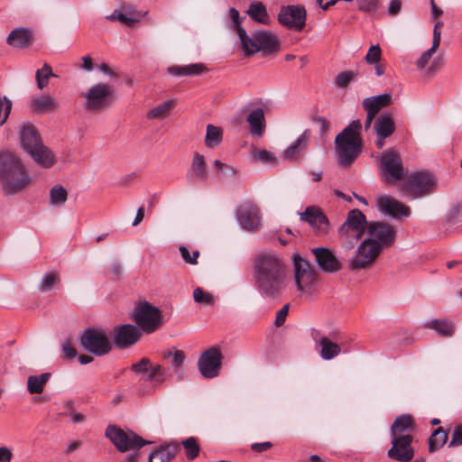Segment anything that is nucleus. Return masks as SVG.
Returning a JSON list of instances; mask_svg holds the SVG:
<instances>
[{
    "instance_id": "09e8293b",
    "label": "nucleus",
    "mask_w": 462,
    "mask_h": 462,
    "mask_svg": "<svg viewBox=\"0 0 462 462\" xmlns=\"http://www.w3.org/2000/svg\"><path fill=\"white\" fill-rule=\"evenodd\" d=\"M251 154L254 159L262 162L263 163L275 164L276 162L275 155L270 151L264 149H258L253 146Z\"/></svg>"
},
{
    "instance_id": "4be33fe9",
    "label": "nucleus",
    "mask_w": 462,
    "mask_h": 462,
    "mask_svg": "<svg viewBox=\"0 0 462 462\" xmlns=\"http://www.w3.org/2000/svg\"><path fill=\"white\" fill-rule=\"evenodd\" d=\"M300 219L308 222L319 235H326L329 230V221L319 208L308 207L300 213Z\"/></svg>"
},
{
    "instance_id": "13d9d810",
    "label": "nucleus",
    "mask_w": 462,
    "mask_h": 462,
    "mask_svg": "<svg viewBox=\"0 0 462 462\" xmlns=\"http://www.w3.org/2000/svg\"><path fill=\"white\" fill-rule=\"evenodd\" d=\"M214 166L220 176H233L236 174V170L233 166L223 163L219 160L214 162Z\"/></svg>"
},
{
    "instance_id": "4468645a",
    "label": "nucleus",
    "mask_w": 462,
    "mask_h": 462,
    "mask_svg": "<svg viewBox=\"0 0 462 462\" xmlns=\"http://www.w3.org/2000/svg\"><path fill=\"white\" fill-rule=\"evenodd\" d=\"M307 12L301 5L282 6L278 14L279 23L290 30L300 32L306 24Z\"/></svg>"
},
{
    "instance_id": "a211bd4d",
    "label": "nucleus",
    "mask_w": 462,
    "mask_h": 462,
    "mask_svg": "<svg viewBox=\"0 0 462 462\" xmlns=\"http://www.w3.org/2000/svg\"><path fill=\"white\" fill-rule=\"evenodd\" d=\"M236 218L239 225L249 231L257 230L261 226L259 209L251 202H245L238 208Z\"/></svg>"
},
{
    "instance_id": "423d86ee",
    "label": "nucleus",
    "mask_w": 462,
    "mask_h": 462,
    "mask_svg": "<svg viewBox=\"0 0 462 462\" xmlns=\"http://www.w3.org/2000/svg\"><path fill=\"white\" fill-rule=\"evenodd\" d=\"M84 97L83 106L90 112H100L107 108L114 97V88L106 83H98L90 87L81 95Z\"/></svg>"
},
{
    "instance_id": "0e129e2a",
    "label": "nucleus",
    "mask_w": 462,
    "mask_h": 462,
    "mask_svg": "<svg viewBox=\"0 0 462 462\" xmlns=\"http://www.w3.org/2000/svg\"><path fill=\"white\" fill-rule=\"evenodd\" d=\"M62 354L64 357L72 359L77 356V350L71 346L69 341H66L62 344Z\"/></svg>"
},
{
    "instance_id": "a878e982",
    "label": "nucleus",
    "mask_w": 462,
    "mask_h": 462,
    "mask_svg": "<svg viewBox=\"0 0 462 462\" xmlns=\"http://www.w3.org/2000/svg\"><path fill=\"white\" fill-rule=\"evenodd\" d=\"M59 106V102L50 94L32 97L30 100V107L34 113L38 114L51 113L57 110Z\"/></svg>"
},
{
    "instance_id": "6e6552de",
    "label": "nucleus",
    "mask_w": 462,
    "mask_h": 462,
    "mask_svg": "<svg viewBox=\"0 0 462 462\" xmlns=\"http://www.w3.org/2000/svg\"><path fill=\"white\" fill-rule=\"evenodd\" d=\"M106 436L120 452L138 450L148 442L143 440L133 431L125 432L122 429L109 425L106 430Z\"/></svg>"
},
{
    "instance_id": "774afa93",
    "label": "nucleus",
    "mask_w": 462,
    "mask_h": 462,
    "mask_svg": "<svg viewBox=\"0 0 462 462\" xmlns=\"http://www.w3.org/2000/svg\"><path fill=\"white\" fill-rule=\"evenodd\" d=\"M402 8V2L401 0H392L388 6V14L390 15H395L397 14Z\"/></svg>"
},
{
    "instance_id": "dca6fc26",
    "label": "nucleus",
    "mask_w": 462,
    "mask_h": 462,
    "mask_svg": "<svg viewBox=\"0 0 462 462\" xmlns=\"http://www.w3.org/2000/svg\"><path fill=\"white\" fill-rule=\"evenodd\" d=\"M392 448L387 455L390 458L400 462H410L414 457V449L411 446L413 437L411 434L407 436H391Z\"/></svg>"
},
{
    "instance_id": "2f4dec72",
    "label": "nucleus",
    "mask_w": 462,
    "mask_h": 462,
    "mask_svg": "<svg viewBox=\"0 0 462 462\" xmlns=\"http://www.w3.org/2000/svg\"><path fill=\"white\" fill-rule=\"evenodd\" d=\"M392 96L388 93L382 95L366 97L363 100L362 105L367 113L377 115V113L383 107L390 105Z\"/></svg>"
},
{
    "instance_id": "6e6d98bb",
    "label": "nucleus",
    "mask_w": 462,
    "mask_h": 462,
    "mask_svg": "<svg viewBox=\"0 0 462 462\" xmlns=\"http://www.w3.org/2000/svg\"><path fill=\"white\" fill-rule=\"evenodd\" d=\"M437 50L438 49L436 48L430 47L427 51H423L420 58L417 60L416 66L421 70H426V66L428 65L429 61L432 58L433 54L437 51Z\"/></svg>"
},
{
    "instance_id": "412c9836",
    "label": "nucleus",
    "mask_w": 462,
    "mask_h": 462,
    "mask_svg": "<svg viewBox=\"0 0 462 462\" xmlns=\"http://www.w3.org/2000/svg\"><path fill=\"white\" fill-rule=\"evenodd\" d=\"M141 337V332L137 327L131 324L116 328L114 343L117 348H127L134 345Z\"/></svg>"
},
{
    "instance_id": "de8ad7c7",
    "label": "nucleus",
    "mask_w": 462,
    "mask_h": 462,
    "mask_svg": "<svg viewBox=\"0 0 462 462\" xmlns=\"http://www.w3.org/2000/svg\"><path fill=\"white\" fill-rule=\"evenodd\" d=\"M59 282V273L57 272H51L43 275L42 282L39 285V289L42 292H47L51 291Z\"/></svg>"
},
{
    "instance_id": "c9c22d12",
    "label": "nucleus",
    "mask_w": 462,
    "mask_h": 462,
    "mask_svg": "<svg viewBox=\"0 0 462 462\" xmlns=\"http://www.w3.org/2000/svg\"><path fill=\"white\" fill-rule=\"evenodd\" d=\"M37 164L43 168H51L56 162L54 153L46 146L42 144L32 152H28Z\"/></svg>"
},
{
    "instance_id": "ddd939ff",
    "label": "nucleus",
    "mask_w": 462,
    "mask_h": 462,
    "mask_svg": "<svg viewBox=\"0 0 462 462\" xmlns=\"http://www.w3.org/2000/svg\"><path fill=\"white\" fill-rule=\"evenodd\" d=\"M379 163L386 174L385 179L388 182L402 180L406 174L400 153L393 150L384 151L379 159Z\"/></svg>"
},
{
    "instance_id": "aec40b11",
    "label": "nucleus",
    "mask_w": 462,
    "mask_h": 462,
    "mask_svg": "<svg viewBox=\"0 0 462 462\" xmlns=\"http://www.w3.org/2000/svg\"><path fill=\"white\" fill-rule=\"evenodd\" d=\"M319 267L325 273H337L341 270L342 263L332 251L327 247H317L311 250Z\"/></svg>"
},
{
    "instance_id": "bb28decb",
    "label": "nucleus",
    "mask_w": 462,
    "mask_h": 462,
    "mask_svg": "<svg viewBox=\"0 0 462 462\" xmlns=\"http://www.w3.org/2000/svg\"><path fill=\"white\" fill-rule=\"evenodd\" d=\"M254 38L258 42L260 51H263L264 54L272 53L279 49V40L277 36L270 31H254Z\"/></svg>"
},
{
    "instance_id": "a19ab883",
    "label": "nucleus",
    "mask_w": 462,
    "mask_h": 462,
    "mask_svg": "<svg viewBox=\"0 0 462 462\" xmlns=\"http://www.w3.org/2000/svg\"><path fill=\"white\" fill-rule=\"evenodd\" d=\"M51 378L50 373H43L39 375H30L27 378V390L31 394L42 393L45 385Z\"/></svg>"
},
{
    "instance_id": "393cba45",
    "label": "nucleus",
    "mask_w": 462,
    "mask_h": 462,
    "mask_svg": "<svg viewBox=\"0 0 462 462\" xmlns=\"http://www.w3.org/2000/svg\"><path fill=\"white\" fill-rule=\"evenodd\" d=\"M106 18L109 21H118L126 26H132L141 20V14L134 5L123 4Z\"/></svg>"
},
{
    "instance_id": "cd10ccee",
    "label": "nucleus",
    "mask_w": 462,
    "mask_h": 462,
    "mask_svg": "<svg viewBox=\"0 0 462 462\" xmlns=\"http://www.w3.org/2000/svg\"><path fill=\"white\" fill-rule=\"evenodd\" d=\"M20 141L23 149L27 153L32 152L38 146L42 144L35 128L30 125H23L20 133Z\"/></svg>"
},
{
    "instance_id": "f03ea898",
    "label": "nucleus",
    "mask_w": 462,
    "mask_h": 462,
    "mask_svg": "<svg viewBox=\"0 0 462 462\" xmlns=\"http://www.w3.org/2000/svg\"><path fill=\"white\" fill-rule=\"evenodd\" d=\"M0 180L5 193L13 195L23 190L31 181L25 166L10 152H0Z\"/></svg>"
},
{
    "instance_id": "c03bdc74",
    "label": "nucleus",
    "mask_w": 462,
    "mask_h": 462,
    "mask_svg": "<svg viewBox=\"0 0 462 462\" xmlns=\"http://www.w3.org/2000/svg\"><path fill=\"white\" fill-rule=\"evenodd\" d=\"M222 141V131L219 127L213 125L207 126L205 144L211 149L217 147Z\"/></svg>"
},
{
    "instance_id": "c85d7f7f",
    "label": "nucleus",
    "mask_w": 462,
    "mask_h": 462,
    "mask_svg": "<svg viewBox=\"0 0 462 462\" xmlns=\"http://www.w3.org/2000/svg\"><path fill=\"white\" fill-rule=\"evenodd\" d=\"M246 122L249 125L250 134L254 137L262 136L266 126L263 109L262 107L252 109L246 117Z\"/></svg>"
},
{
    "instance_id": "9b49d317",
    "label": "nucleus",
    "mask_w": 462,
    "mask_h": 462,
    "mask_svg": "<svg viewBox=\"0 0 462 462\" xmlns=\"http://www.w3.org/2000/svg\"><path fill=\"white\" fill-rule=\"evenodd\" d=\"M80 343L86 351L98 356L108 354L112 349L107 336L97 329L85 330L81 336Z\"/></svg>"
},
{
    "instance_id": "0eeeda50",
    "label": "nucleus",
    "mask_w": 462,
    "mask_h": 462,
    "mask_svg": "<svg viewBox=\"0 0 462 462\" xmlns=\"http://www.w3.org/2000/svg\"><path fill=\"white\" fill-rule=\"evenodd\" d=\"M133 319L139 328L145 333H152L163 323L161 310L147 301L134 308Z\"/></svg>"
},
{
    "instance_id": "f704fd0d",
    "label": "nucleus",
    "mask_w": 462,
    "mask_h": 462,
    "mask_svg": "<svg viewBox=\"0 0 462 462\" xmlns=\"http://www.w3.org/2000/svg\"><path fill=\"white\" fill-rule=\"evenodd\" d=\"M208 177L206 162L203 155L195 152L188 171V178L190 180H206Z\"/></svg>"
},
{
    "instance_id": "8fccbe9b",
    "label": "nucleus",
    "mask_w": 462,
    "mask_h": 462,
    "mask_svg": "<svg viewBox=\"0 0 462 462\" xmlns=\"http://www.w3.org/2000/svg\"><path fill=\"white\" fill-rule=\"evenodd\" d=\"M188 459L193 460L199 453V445L194 437H189L181 442Z\"/></svg>"
},
{
    "instance_id": "5701e85b",
    "label": "nucleus",
    "mask_w": 462,
    "mask_h": 462,
    "mask_svg": "<svg viewBox=\"0 0 462 462\" xmlns=\"http://www.w3.org/2000/svg\"><path fill=\"white\" fill-rule=\"evenodd\" d=\"M374 129L377 136L375 145L382 149L384 145V140L394 133L395 125L390 115L382 114L375 119Z\"/></svg>"
},
{
    "instance_id": "bf43d9fd",
    "label": "nucleus",
    "mask_w": 462,
    "mask_h": 462,
    "mask_svg": "<svg viewBox=\"0 0 462 462\" xmlns=\"http://www.w3.org/2000/svg\"><path fill=\"white\" fill-rule=\"evenodd\" d=\"M310 137V132L309 130H305L292 144L296 147V149L303 153L309 145Z\"/></svg>"
},
{
    "instance_id": "6ab92c4d",
    "label": "nucleus",
    "mask_w": 462,
    "mask_h": 462,
    "mask_svg": "<svg viewBox=\"0 0 462 462\" xmlns=\"http://www.w3.org/2000/svg\"><path fill=\"white\" fill-rule=\"evenodd\" d=\"M131 369L136 374H143V378L145 381L151 382L155 380L158 383L165 381L166 369L161 365L152 364L149 358H142L138 363L134 364Z\"/></svg>"
},
{
    "instance_id": "58836bf2",
    "label": "nucleus",
    "mask_w": 462,
    "mask_h": 462,
    "mask_svg": "<svg viewBox=\"0 0 462 462\" xmlns=\"http://www.w3.org/2000/svg\"><path fill=\"white\" fill-rule=\"evenodd\" d=\"M163 359L170 360V365L180 377H183L182 365L185 361L186 356L182 350L179 349H167L162 353Z\"/></svg>"
},
{
    "instance_id": "f8f14e48",
    "label": "nucleus",
    "mask_w": 462,
    "mask_h": 462,
    "mask_svg": "<svg viewBox=\"0 0 462 462\" xmlns=\"http://www.w3.org/2000/svg\"><path fill=\"white\" fill-rule=\"evenodd\" d=\"M382 250L370 239L365 238L357 247L355 256L349 262V269L357 271L370 267L377 259Z\"/></svg>"
},
{
    "instance_id": "49530a36",
    "label": "nucleus",
    "mask_w": 462,
    "mask_h": 462,
    "mask_svg": "<svg viewBox=\"0 0 462 462\" xmlns=\"http://www.w3.org/2000/svg\"><path fill=\"white\" fill-rule=\"evenodd\" d=\"M57 78L58 76L52 72L51 67L44 63L42 69H37L35 73V79L37 82V87L39 89H43L49 84L50 78Z\"/></svg>"
},
{
    "instance_id": "39448f33",
    "label": "nucleus",
    "mask_w": 462,
    "mask_h": 462,
    "mask_svg": "<svg viewBox=\"0 0 462 462\" xmlns=\"http://www.w3.org/2000/svg\"><path fill=\"white\" fill-rule=\"evenodd\" d=\"M436 180L427 171L412 172L402 185V191L411 199L424 197L434 190Z\"/></svg>"
},
{
    "instance_id": "79ce46f5",
    "label": "nucleus",
    "mask_w": 462,
    "mask_h": 462,
    "mask_svg": "<svg viewBox=\"0 0 462 462\" xmlns=\"http://www.w3.org/2000/svg\"><path fill=\"white\" fill-rule=\"evenodd\" d=\"M248 15L254 21L263 24H268L270 18L267 14L265 6L261 2L251 3L248 10Z\"/></svg>"
},
{
    "instance_id": "603ef678",
    "label": "nucleus",
    "mask_w": 462,
    "mask_h": 462,
    "mask_svg": "<svg viewBox=\"0 0 462 462\" xmlns=\"http://www.w3.org/2000/svg\"><path fill=\"white\" fill-rule=\"evenodd\" d=\"M356 75L353 70L340 72L335 77V83L340 88H345L356 79Z\"/></svg>"
},
{
    "instance_id": "f3484780",
    "label": "nucleus",
    "mask_w": 462,
    "mask_h": 462,
    "mask_svg": "<svg viewBox=\"0 0 462 462\" xmlns=\"http://www.w3.org/2000/svg\"><path fill=\"white\" fill-rule=\"evenodd\" d=\"M376 208L381 214L394 219L407 217L411 214L409 207L405 206L396 199L386 195H380L377 197Z\"/></svg>"
},
{
    "instance_id": "f257e3e1",
    "label": "nucleus",
    "mask_w": 462,
    "mask_h": 462,
    "mask_svg": "<svg viewBox=\"0 0 462 462\" xmlns=\"http://www.w3.org/2000/svg\"><path fill=\"white\" fill-rule=\"evenodd\" d=\"M254 281L263 299L281 297L290 282L285 262L274 253L260 254L254 261Z\"/></svg>"
},
{
    "instance_id": "1a4fd4ad",
    "label": "nucleus",
    "mask_w": 462,
    "mask_h": 462,
    "mask_svg": "<svg viewBox=\"0 0 462 462\" xmlns=\"http://www.w3.org/2000/svg\"><path fill=\"white\" fill-rule=\"evenodd\" d=\"M294 266V279L297 289L302 292H310L312 287L316 284L318 274L310 266L308 261L303 259L299 254L292 255Z\"/></svg>"
},
{
    "instance_id": "2eb2a0df",
    "label": "nucleus",
    "mask_w": 462,
    "mask_h": 462,
    "mask_svg": "<svg viewBox=\"0 0 462 462\" xmlns=\"http://www.w3.org/2000/svg\"><path fill=\"white\" fill-rule=\"evenodd\" d=\"M222 354L217 347L205 351L198 360V368L204 378H214L221 369Z\"/></svg>"
},
{
    "instance_id": "e433bc0d",
    "label": "nucleus",
    "mask_w": 462,
    "mask_h": 462,
    "mask_svg": "<svg viewBox=\"0 0 462 462\" xmlns=\"http://www.w3.org/2000/svg\"><path fill=\"white\" fill-rule=\"evenodd\" d=\"M426 327L433 329L443 337H450L455 334L456 324L449 319H433L426 324Z\"/></svg>"
},
{
    "instance_id": "052dcab7",
    "label": "nucleus",
    "mask_w": 462,
    "mask_h": 462,
    "mask_svg": "<svg viewBox=\"0 0 462 462\" xmlns=\"http://www.w3.org/2000/svg\"><path fill=\"white\" fill-rule=\"evenodd\" d=\"M462 446V424L454 428L451 439L448 443L449 448Z\"/></svg>"
},
{
    "instance_id": "20e7f679",
    "label": "nucleus",
    "mask_w": 462,
    "mask_h": 462,
    "mask_svg": "<svg viewBox=\"0 0 462 462\" xmlns=\"http://www.w3.org/2000/svg\"><path fill=\"white\" fill-rule=\"evenodd\" d=\"M366 217L359 209H352L347 213L344 223L338 227L339 239L344 247L351 249L367 231Z\"/></svg>"
},
{
    "instance_id": "37998d69",
    "label": "nucleus",
    "mask_w": 462,
    "mask_h": 462,
    "mask_svg": "<svg viewBox=\"0 0 462 462\" xmlns=\"http://www.w3.org/2000/svg\"><path fill=\"white\" fill-rule=\"evenodd\" d=\"M67 199L68 191L62 185L56 184L50 189V203L51 206H63Z\"/></svg>"
},
{
    "instance_id": "a18cd8bd",
    "label": "nucleus",
    "mask_w": 462,
    "mask_h": 462,
    "mask_svg": "<svg viewBox=\"0 0 462 462\" xmlns=\"http://www.w3.org/2000/svg\"><path fill=\"white\" fill-rule=\"evenodd\" d=\"M174 105L175 101L173 99L166 100L151 109L147 114V117L149 119H162L167 116Z\"/></svg>"
},
{
    "instance_id": "5fc2aeb1",
    "label": "nucleus",
    "mask_w": 462,
    "mask_h": 462,
    "mask_svg": "<svg viewBox=\"0 0 462 462\" xmlns=\"http://www.w3.org/2000/svg\"><path fill=\"white\" fill-rule=\"evenodd\" d=\"M381 58H382V51H381L379 44H376V45H372L369 48L365 60L367 64L373 65L377 62H380Z\"/></svg>"
},
{
    "instance_id": "9d476101",
    "label": "nucleus",
    "mask_w": 462,
    "mask_h": 462,
    "mask_svg": "<svg viewBox=\"0 0 462 462\" xmlns=\"http://www.w3.org/2000/svg\"><path fill=\"white\" fill-rule=\"evenodd\" d=\"M367 239L383 250L392 246L396 240V230L393 226L380 222L371 221L367 225Z\"/></svg>"
},
{
    "instance_id": "4d7b16f0",
    "label": "nucleus",
    "mask_w": 462,
    "mask_h": 462,
    "mask_svg": "<svg viewBox=\"0 0 462 462\" xmlns=\"http://www.w3.org/2000/svg\"><path fill=\"white\" fill-rule=\"evenodd\" d=\"M228 15L231 19V22L228 25L229 29L236 32H239V28L243 27L241 25L242 19L240 17L238 10L234 7L230 8Z\"/></svg>"
},
{
    "instance_id": "ea45409f",
    "label": "nucleus",
    "mask_w": 462,
    "mask_h": 462,
    "mask_svg": "<svg viewBox=\"0 0 462 462\" xmlns=\"http://www.w3.org/2000/svg\"><path fill=\"white\" fill-rule=\"evenodd\" d=\"M448 432L442 428H437L428 439L429 452L434 453L439 450L448 441Z\"/></svg>"
},
{
    "instance_id": "7c9ffc66",
    "label": "nucleus",
    "mask_w": 462,
    "mask_h": 462,
    "mask_svg": "<svg viewBox=\"0 0 462 462\" xmlns=\"http://www.w3.org/2000/svg\"><path fill=\"white\" fill-rule=\"evenodd\" d=\"M6 42L15 48H25L32 42V32L28 28H15L9 33Z\"/></svg>"
},
{
    "instance_id": "e2e57ef3",
    "label": "nucleus",
    "mask_w": 462,
    "mask_h": 462,
    "mask_svg": "<svg viewBox=\"0 0 462 462\" xmlns=\"http://www.w3.org/2000/svg\"><path fill=\"white\" fill-rule=\"evenodd\" d=\"M358 8L364 12L375 11L378 8V0H356Z\"/></svg>"
},
{
    "instance_id": "338daca9",
    "label": "nucleus",
    "mask_w": 462,
    "mask_h": 462,
    "mask_svg": "<svg viewBox=\"0 0 462 462\" xmlns=\"http://www.w3.org/2000/svg\"><path fill=\"white\" fill-rule=\"evenodd\" d=\"M282 154L283 157L286 159L294 160L302 153L298 149H296V147L293 144H291L283 151Z\"/></svg>"
},
{
    "instance_id": "72a5a7b5",
    "label": "nucleus",
    "mask_w": 462,
    "mask_h": 462,
    "mask_svg": "<svg viewBox=\"0 0 462 462\" xmlns=\"http://www.w3.org/2000/svg\"><path fill=\"white\" fill-rule=\"evenodd\" d=\"M236 34L239 38L240 47L245 56L250 57L260 51L258 42L254 38V32L249 35L245 28H239Z\"/></svg>"
},
{
    "instance_id": "680f3d73",
    "label": "nucleus",
    "mask_w": 462,
    "mask_h": 462,
    "mask_svg": "<svg viewBox=\"0 0 462 462\" xmlns=\"http://www.w3.org/2000/svg\"><path fill=\"white\" fill-rule=\"evenodd\" d=\"M444 62L443 56L435 57L431 64L426 69V72L431 76L435 75L443 67Z\"/></svg>"
},
{
    "instance_id": "c756f323",
    "label": "nucleus",
    "mask_w": 462,
    "mask_h": 462,
    "mask_svg": "<svg viewBox=\"0 0 462 462\" xmlns=\"http://www.w3.org/2000/svg\"><path fill=\"white\" fill-rule=\"evenodd\" d=\"M180 450L179 444L161 445L149 455L148 462H169L172 460Z\"/></svg>"
},
{
    "instance_id": "473e14b6",
    "label": "nucleus",
    "mask_w": 462,
    "mask_h": 462,
    "mask_svg": "<svg viewBox=\"0 0 462 462\" xmlns=\"http://www.w3.org/2000/svg\"><path fill=\"white\" fill-rule=\"evenodd\" d=\"M414 429L413 419L410 414L398 416L391 426V436H407Z\"/></svg>"
},
{
    "instance_id": "3c124183",
    "label": "nucleus",
    "mask_w": 462,
    "mask_h": 462,
    "mask_svg": "<svg viewBox=\"0 0 462 462\" xmlns=\"http://www.w3.org/2000/svg\"><path fill=\"white\" fill-rule=\"evenodd\" d=\"M193 299L197 303L211 306L215 303L214 296L198 287L193 291Z\"/></svg>"
},
{
    "instance_id": "69168bd1",
    "label": "nucleus",
    "mask_w": 462,
    "mask_h": 462,
    "mask_svg": "<svg viewBox=\"0 0 462 462\" xmlns=\"http://www.w3.org/2000/svg\"><path fill=\"white\" fill-rule=\"evenodd\" d=\"M289 312V305L285 304L278 312L275 319V325L282 326L285 322V319Z\"/></svg>"
},
{
    "instance_id": "864d4df0",
    "label": "nucleus",
    "mask_w": 462,
    "mask_h": 462,
    "mask_svg": "<svg viewBox=\"0 0 462 462\" xmlns=\"http://www.w3.org/2000/svg\"><path fill=\"white\" fill-rule=\"evenodd\" d=\"M13 103L6 97L0 95V126H2L6 121L11 113Z\"/></svg>"
},
{
    "instance_id": "4c0bfd02",
    "label": "nucleus",
    "mask_w": 462,
    "mask_h": 462,
    "mask_svg": "<svg viewBox=\"0 0 462 462\" xmlns=\"http://www.w3.org/2000/svg\"><path fill=\"white\" fill-rule=\"evenodd\" d=\"M207 68L203 63H192L185 66L169 67L167 71L176 77L196 76L203 73Z\"/></svg>"
},
{
    "instance_id": "7ed1b4c3",
    "label": "nucleus",
    "mask_w": 462,
    "mask_h": 462,
    "mask_svg": "<svg viewBox=\"0 0 462 462\" xmlns=\"http://www.w3.org/2000/svg\"><path fill=\"white\" fill-rule=\"evenodd\" d=\"M361 128L360 121L353 120L335 138L338 161L345 168L349 167L360 153L362 147Z\"/></svg>"
},
{
    "instance_id": "b1692460",
    "label": "nucleus",
    "mask_w": 462,
    "mask_h": 462,
    "mask_svg": "<svg viewBox=\"0 0 462 462\" xmlns=\"http://www.w3.org/2000/svg\"><path fill=\"white\" fill-rule=\"evenodd\" d=\"M311 337L315 344L320 347L319 355L323 360H331L339 355L341 351L339 345L331 341L319 330H313Z\"/></svg>"
}]
</instances>
